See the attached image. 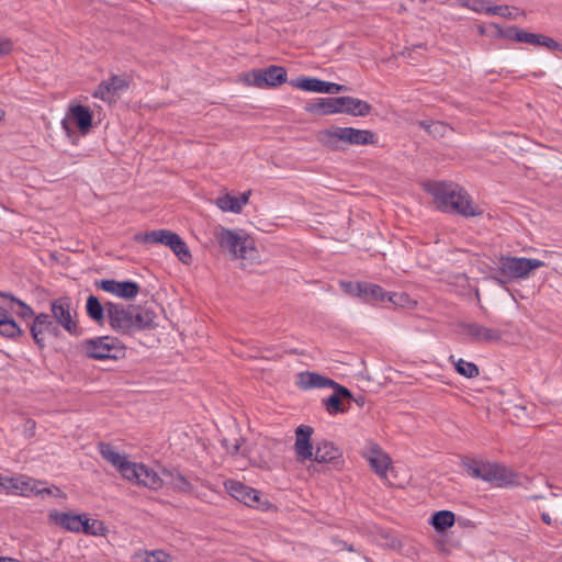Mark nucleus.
<instances>
[{
	"mask_svg": "<svg viewBox=\"0 0 562 562\" xmlns=\"http://www.w3.org/2000/svg\"><path fill=\"white\" fill-rule=\"evenodd\" d=\"M30 331L36 345L44 348L47 338L60 335V327L49 314L41 313L34 317Z\"/></svg>",
	"mask_w": 562,
	"mask_h": 562,
	"instance_id": "nucleus-10",
	"label": "nucleus"
},
{
	"mask_svg": "<svg viewBox=\"0 0 562 562\" xmlns=\"http://www.w3.org/2000/svg\"><path fill=\"white\" fill-rule=\"evenodd\" d=\"M517 30H518V26L512 25L506 29H499L498 34L501 37H503L505 40L513 41L514 34H515V32H517Z\"/></svg>",
	"mask_w": 562,
	"mask_h": 562,
	"instance_id": "nucleus-48",
	"label": "nucleus"
},
{
	"mask_svg": "<svg viewBox=\"0 0 562 562\" xmlns=\"http://www.w3.org/2000/svg\"><path fill=\"white\" fill-rule=\"evenodd\" d=\"M19 495L21 496L29 497L31 495H35L37 485H43V482L23 474L19 475Z\"/></svg>",
	"mask_w": 562,
	"mask_h": 562,
	"instance_id": "nucleus-36",
	"label": "nucleus"
},
{
	"mask_svg": "<svg viewBox=\"0 0 562 562\" xmlns=\"http://www.w3.org/2000/svg\"><path fill=\"white\" fill-rule=\"evenodd\" d=\"M312 435L313 428L311 426L301 425L295 430L294 451L300 462L312 460L313 458Z\"/></svg>",
	"mask_w": 562,
	"mask_h": 562,
	"instance_id": "nucleus-19",
	"label": "nucleus"
},
{
	"mask_svg": "<svg viewBox=\"0 0 562 562\" xmlns=\"http://www.w3.org/2000/svg\"><path fill=\"white\" fill-rule=\"evenodd\" d=\"M135 240L145 244H161L168 246L183 263L192 259L191 252L184 240L169 229H154L145 234H137Z\"/></svg>",
	"mask_w": 562,
	"mask_h": 562,
	"instance_id": "nucleus-4",
	"label": "nucleus"
},
{
	"mask_svg": "<svg viewBox=\"0 0 562 562\" xmlns=\"http://www.w3.org/2000/svg\"><path fill=\"white\" fill-rule=\"evenodd\" d=\"M482 460L467 459L463 461V467L468 474L474 479H481Z\"/></svg>",
	"mask_w": 562,
	"mask_h": 562,
	"instance_id": "nucleus-41",
	"label": "nucleus"
},
{
	"mask_svg": "<svg viewBox=\"0 0 562 562\" xmlns=\"http://www.w3.org/2000/svg\"><path fill=\"white\" fill-rule=\"evenodd\" d=\"M106 531H108V529L101 520L89 519L83 516L82 529H80V532H83V533L90 535V536H105Z\"/></svg>",
	"mask_w": 562,
	"mask_h": 562,
	"instance_id": "nucleus-34",
	"label": "nucleus"
},
{
	"mask_svg": "<svg viewBox=\"0 0 562 562\" xmlns=\"http://www.w3.org/2000/svg\"><path fill=\"white\" fill-rule=\"evenodd\" d=\"M342 97L336 98H322L317 102L310 104L306 110L312 113H318L321 115H328L334 113H340Z\"/></svg>",
	"mask_w": 562,
	"mask_h": 562,
	"instance_id": "nucleus-25",
	"label": "nucleus"
},
{
	"mask_svg": "<svg viewBox=\"0 0 562 562\" xmlns=\"http://www.w3.org/2000/svg\"><path fill=\"white\" fill-rule=\"evenodd\" d=\"M525 35H526V31L520 29V27H518L517 32H515V34H514L513 42L524 43L525 42Z\"/></svg>",
	"mask_w": 562,
	"mask_h": 562,
	"instance_id": "nucleus-54",
	"label": "nucleus"
},
{
	"mask_svg": "<svg viewBox=\"0 0 562 562\" xmlns=\"http://www.w3.org/2000/svg\"><path fill=\"white\" fill-rule=\"evenodd\" d=\"M366 459L380 479L392 484L389 472L392 471L391 458L376 445L372 446L366 453Z\"/></svg>",
	"mask_w": 562,
	"mask_h": 562,
	"instance_id": "nucleus-18",
	"label": "nucleus"
},
{
	"mask_svg": "<svg viewBox=\"0 0 562 562\" xmlns=\"http://www.w3.org/2000/svg\"><path fill=\"white\" fill-rule=\"evenodd\" d=\"M224 485L231 496L245 505L256 508L263 507V504L260 501L261 495L257 490L235 480H228Z\"/></svg>",
	"mask_w": 562,
	"mask_h": 562,
	"instance_id": "nucleus-15",
	"label": "nucleus"
},
{
	"mask_svg": "<svg viewBox=\"0 0 562 562\" xmlns=\"http://www.w3.org/2000/svg\"><path fill=\"white\" fill-rule=\"evenodd\" d=\"M525 44L533 45V46H544L550 50H559L562 52V44L555 41L552 37L537 34V33H530L526 31L525 35Z\"/></svg>",
	"mask_w": 562,
	"mask_h": 562,
	"instance_id": "nucleus-30",
	"label": "nucleus"
},
{
	"mask_svg": "<svg viewBox=\"0 0 562 562\" xmlns=\"http://www.w3.org/2000/svg\"><path fill=\"white\" fill-rule=\"evenodd\" d=\"M323 402H324V405H325L327 412L330 415H335L337 413H342L345 411L341 407V400L335 393H333L330 396L325 398Z\"/></svg>",
	"mask_w": 562,
	"mask_h": 562,
	"instance_id": "nucleus-40",
	"label": "nucleus"
},
{
	"mask_svg": "<svg viewBox=\"0 0 562 562\" xmlns=\"http://www.w3.org/2000/svg\"><path fill=\"white\" fill-rule=\"evenodd\" d=\"M329 387H331L334 390V393L336 395H338V397L340 400H342V398H351V396H352L351 392L347 387L340 385L336 381H335V384L334 385H329Z\"/></svg>",
	"mask_w": 562,
	"mask_h": 562,
	"instance_id": "nucleus-46",
	"label": "nucleus"
},
{
	"mask_svg": "<svg viewBox=\"0 0 562 562\" xmlns=\"http://www.w3.org/2000/svg\"><path fill=\"white\" fill-rule=\"evenodd\" d=\"M50 316L59 327H63L72 336H79L81 330L76 321V312L72 308L71 300L60 296L50 303Z\"/></svg>",
	"mask_w": 562,
	"mask_h": 562,
	"instance_id": "nucleus-7",
	"label": "nucleus"
},
{
	"mask_svg": "<svg viewBox=\"0 0 562 562\" xmlns=\"http://www.w3.org/2000/svg\"><path fill=\"white\" fill-rule=\"evenodd\" d=\"M491 5H487L486 1L483 0H475L474 4L471 7V9L479 13H486V9H488Z\"/></svg>",
	"mask_w": 562,
	"mask_h": 562,
	"instance_id": "nucleus-51",
	"label": "nucleus"
},
{
	"mask_svg": "<svg viewBox=\"0 0 562 562\" xmlns=\"http://www.w3.org/2000/svg\"><path fill=\"white\" fill-rule=\"evenodd\" d=\"M340 457V450L333 442L324 440L317 443L312 459L318 463H327Z\"/></svg>",
	"mask_w": 562,
	"mask_h": 562,
	"instance_id": "nucleus-28",
	"label": "nucleus"
},
{
	"mask_svg": "<svg viewBox=\"0 0 562 562\" xmlns=\"http://www.w3.org/2000/svg\"><path fill=\"white\" fill-rule=\"evenodd\" d=\"M456 521V515L450 510H439L432 514L429 524L438 532L445 531L452 527Z\"/></svg>",
	"mask_w": 562,
	"mask_h": 562,
	"instance_id": "nucleus-31",
	"label": "nucleus"
},
{
	"mask_svg": "<svg viewBox=\"0 0 562 562\" xmlns=\"http://www.w3.org/2000/svg\"><path fill=\"white\" fill-rule=\"evenodd\" d=\"M424 130L427 133L432 134V135H436V134L443 135V133L447 130V125L439 123V122H436V123L432 122L431 124H426V122L424 121Z\"/></svg>",
	"mask_w": 562,
	"mask_h": 562,
	"instance_id": "nucleus-45",
	"label": "nucleus"
},
{
	"mask_svg": "<svg viewBox=\"0 0 562 562\" xmlns=\"http://www.w3.org/2000/svg\"><path fill=\"white\" fill-rule=\"evenodd\" d=\"M358 295L374 302L390 301L394 304H402L403 294H389L380 285L373 283H363L362 286H358Z\"/></svg>",
	"mask_w": 562,
	"mask_h": 562,
	"instance_id": "nucleus-20",
	"label": "nucleus"
},
{
	"mask_svg": "<svg viewBox=\"0 0 562 562\" xmlns=\"http://www.w3.org/2000/svg\"><path fill=\"white\" fill-rule=\"evenodd\" d=\"M106 315L110 326L117 333L131 334L133 307L123 304L106 302Z\"/></svg>",
	"mask_w": 562,
	"mask_h": 562,
	"instance_id": "nucleus-12",
	"label": "nucleus"
},
{
	"mask_svg": "<svg viewBox=\"0 0 562 562\" xmlns=\"http://www.w3.org/2000/svg\"><path fill=\"white\" fill-rule=\"evenodd\" d=\"M290 85L294 88H297V89H301L304 91L329 93V94H336L341 91L348 90V88L346 86L338 85L335 82L324 81V80H321V79L314 78V77H299L296 79L291 80Z\"/></svg>",
	"mask_w": 562,
	"mask_h": 562,
	"instance_id": "nucleus-14",
	"label": "nucleus"
},
{
	"mask_svg": "<svg viewBox=\"0 0 562 562\" xmlns=\"http://www.w3.org/2000/svg\"><path fill=\"white\" fill-rule=\"evenodd\" d=\"M250 194V191H246L237 198L238 203H240V210L248 203Z\"/></svg>",
	"mask_w": 562,
	"mask_h": 562,
	"instance_id": "nucleus-53",
	"label": "nucleus"
},
{
	"mask_svg": "<svg viewBox=\"0 0 562 562\" xmlns=\"http://www.w3.org/2000/svg\"><path fill=\"white\" fill-rule=\"evenodd\" d=\"M223 446H224V447L226 448V450H227L229 453H232V454L238 453L239 448H240V445H239V442H238L237 440L235 441V443H233V445H231V446H229V445H228V440H227V439H225V440H223Z\"/></svg>",
	"mask_w": 562,
	"mask_h": 562,
	"instance_id": "nucleus-52",
	"label": "nucleus"
},
{
	"mask_svg": "<svg viewBox=\"0 0 562 562\" xmlns=\"http://www.w3.org/2000/svg\"><path fill=\"white\" fill-rule=\"evenodd\" d=\"M424 190L429 192L442 212H449L462 215L464 217H473L481 212L469 193L460 186L446 181H424Z\"/></svg>",
	"mask_w": 562,
	"mask_h": 562,
	"instance_id": "nucleus-1",
	"label": "nucleus"
},
{
	"mask_svg": "<svg viewBox=\"0 0 562 562\" xmlns=\"http://www.w3.org/2000/svg\"><path fill=\"white\" fill-rule=\"evenodd\" d=\"M363 283H353V282H341L342 289L348 293H355L358 295V286H362Z\"/></svg>",
	"mask_w": 562,
	"mask_h": 562,
	"instance_id": "nucleus-50",
	"label": "nucleus"
},
{
	"mask_svg": "<svg viewBox=\"0 0 562 562\" xmlns=\"http://www.w3.org/2000/svg\"><path fill=\"white\" fill-rule=\"evenodd\" d=\"M82 518L83 515L61 513L58 510H52L48 514L49 522H53L67 531L77 533L82 529Z\"/></svg>",
	"mask_w": 562,
	"mask_h": 562,
	"instance_id": "nucleus-23",
	"label": "nucleus"
},
{
	"mask_svg": "<svg viewBox=\"0 0 562 562\" xmlns=\"http://www.w3.org/2000/svg\"><path fill=\"white\" fill-rule=\"evenodd\" d=\"M459 333L470 344L490 345L498 342L503 334L499 329L487 327L476 322L461 323Z\"/></svg>",
	"mask_w": 562,
	"mask_h": 562,
	"instance_id": "nucleus-8",
	"label": "nucleus"
},
{
	"mask_svg": "<svg viewBox=\"0 0 562 562\" xmlns=\"http://www.w3.org/2000/svg\"><path fill=\"white\" fill-rule=\"evenodd\" d=\"M481 480L498 487H505L516 484L517 475L504 465L482 461Z\"/></svg>",
	"mask_w": 562,
	"mask_h": 562,
	"instance_id": "nucleus-11",
	"label": "nucleus"
},
{
	"mask_svg": "<svg viewBox=\"0 0 562 562\" xmlns=\"http://www.w3.org/2000/svg\"><path fill=\"white\" fill-rule=\"evenodd\" d=\"M161 474L166 479L165 483L175 492L181 494H192L194 492L193 484L179 470L162 468Z\"/></svg>",
	"mask_w": 562,
	"mask_h": 562,
	"instance_id": "nucleus-22",
	"label": "nucleus"
},
{
	"mask_svg": "<svg viewBox=\"0 0 562 562\" xmlns=\"http://www.w3.org/2000/svg\"><path fill=\"white\" fill-rule=\"evenodd\" d=\"M127 88L128 82L124 77L113 75L99 83L92 97L108 103H114L120 98L121 92L125 91Z\"/></svg>",
	"mask_w": 562,
	"mask_h": 562,
	"instance_id": "nucleus-13",
	"label": "nucleus"
},
{
	"mask_svg": "<svg viewBox=\"0 0 562 562\" xmlns=\"http://www.w3.org/2000/svg\"><path fill=\"white\" fill-rule=\"evenodd\" d=\"M541 520L547 524V525H552V519L550 517V515L548 513H542L541 514Z\"/></svg>",
	"mask_w": 562,
	"mask_h": 562,
	"instance_id": "nucleus-55",
	"label": "nucleus"
},
{
	"mask_svg": "<svg viewBox=\"0 0 562 562\" xmlns=\"http://www.w3.org/2000/svg\"><path fill=\"white\" fill-rule=\"evenodd\" d=\"M36 423L33 419H26L24 423L23 432L25 437L32 438L35 436Z\"/></svg>",
	"mask_w": 562,
	"mask_h": 562,
	"instance_id": "nucleus-47",
	"label": "nucleus"
},
{
	"mask_svg": "<svg viewBox=\"0 0 562 562\" xmlns=\"http://www.w3.org/2000/svg\"><path fill=\"white\" fill-rule=\"evenodd\" d=\"M98 450L102 458L112 464L120 472L122 477H124L132 464V461L128 460L127 456L121 454L113 446L106 442H100L98 445Z\"/></svg>",
	"mask_w": 562,
	"mask_h": 562,
	"instance_id": "nucleus-21",
	"label": "nucleus"
},
{
	"mask_svg": "<svg viewBox=\"0 0 562 562\" xmlns=\"http://www.w3.org/2000/svg\"><path fill=\"white\" fill-rule=\"evenodd\" d=\"M4 113L0 111V121L3 119Z\"/></svg>",
	"mask_w": 562,
	"mask_h": 562,
	"instance_id": "nucleus-58",
	"label": "nucleus"
},
{
	"mask_svg": "<svg viewBox=\"0 0 562 562\" xmlns=\"http://www.w3.org/2000/svg\"><path fill=\"white\" fill-rule=\"evenodd\" d=\"M8 318L9 316L7 310L0 307V325Z\"/></svg>",
	"mask_w": 562,
	"mask_h": 562,
	"instance_id": "nucleus-56",
	"label": "nucleus"
},
{
	"mask_svg": "<svg viewBox=\"0 0 562 562\" xmlns=\"http://www.w3.org/2000/svg\"><path fill=\"white\" fill-rule=\"evenodd\" d=\"M344 101L341 104L340 113H347L353 116H364L369 114L371 110V105L357 98L352 97H342Z\"/></svg>",
	"mask_w": 562,
	"mask_h": 562,
	"instance_id": "nucleus-29",
	"label": "nucleus"
},
{
	"mask_svg": "<svg viewBox=\"0 0 562 562\" xmlns=\"http://www.w3.org/2000/svg\"><path fill=\"white\" fill-rule=\"evenodd\" d=\"M396 542H397V540L395 538H392L390 542L389 541L386 542V544L392 547V548H395L396 547Z\"/></svg>",
	"mask_w": 562,
	"mask_h": 562,
	"instance_id": "nucleus-57",
	"label": "nucleus"
},
{
	"mask_svg": "<svg viewBox=\"0 0 562 562\" xmlns=\"http://www.w3.org/2000/svg\"><path fill=\"white\" fill-rule=\"evenodd\" d=\"M1 297L10 299L12 302L11 308L22 318H31L34 315V312L31 306H29L25 302L14 297L10 293L0 292Z\"/></svg>",
	"mask_w": 562,
	"mask_h": 562,
	"instance_id": "nucleus-33",
	"label": "nucleus"
},
{
	"mask_svg": "<svg viewBox=\"0 0 562 562\" xmlns=\"http://www.w3.org/2000/svg\"><path fill=\"white\" fill-rule=\"evenodd\" d=\"M0 334L5 337L12 338L19 336L21 334V329L16 325V323L9 317L0 325Z\"/></svg>",
	"mask_w": 562,
	"mask_h": 562,
	"instance_id": "nucleus-39",
	"label": "nucleus"
},
{
	"mask_svg": "<svg viewBox=\"0 0 562 562\" xmlns=\"http://www.w3.org/2000/svg\"><path fill=\"white\" fill-rule=\"evenodd\" d=\"M544 266L542 260L536 258L502 256L492 279L506 285L515 279L528 278L531 271Z\"/></svg>",
	"mask_w": 562,
	"mask_h": 562,
	"instance_id": "nucleus-2",
	"label": "nucleus"
},
{
	"mask_svg": "<svg viewBox=\"0 0 562 562\" xmlns=\"http://www.w3.org/2000/svg\"><path fill=\"white\" fill-rule=\"evenodd\" d=\"M453 363L456 371L468 379L476 378L480 374L479 367L474 362L459 359Z\"/></svg>",
	"mask_w": 562,
	"mask_h": 562,
	"instance_id": "nucleus-37",
	"label": "nucleus"
},
{
	"mask_svg": "<svg viewBox=\"0 0 562 562\" xmlns=\"http://www.w3.org/2000/svg\"><path fill=\"white\" fill-rule=\"evenodd\" d=\"M19 475L18 476H3L1 488L8 493L19 495Z\"/></svg>",
	"mask_w": 562,
	"mask_h": 562,
	"instance_id": "nucleus-43",
	"label": "nucleus"
},
{
	"mask_svg": "<svg viewBox=\"0 0 562 562\" xmlns=\"http://www.w3.org/2000/svg\"><path fill=\"white\" fill-rule=\"evenodd\" d=\"M299 386L303 390L323 389L334 385L335 381L315 372H302L299 375Z\"/></svg>",
	"mask_w": 562,
	"mask_h": 562,
	"instance_id": "nucleus-26",
	"label": "nucleus"
},
{
	"mask_svg": "<svg viewBox=\"0 0 562 562\" xmlns=\"http://www.w3.org/2000/svg\"><path fill=\"white\" fill-rule=\"evenodd\" d=\"M86 355L95 360L120 359L125 355L123 344L111 336L88 339L82 344Z\"/></svg>",
	"mask_w": 562,
	"mask_h": 562,
	"instance_id": "nucleus-5",
	"label": "nucleus"
},
{
	"mask_svg": "<svg viewBox=\"0 0 562 562\" xmlns=\"http://www.w3.org/2000/svg\"><path fill=\"white\" fill-rule=\"evenodd\" d=\"M11 49H12L11 42L9 40L4 38L0 34V56L9 54L11 52Z\"/></svg>",
	"mask_w": 562,
	"mask_h": 562,
	"instance_id": "nucleus-49",
	"label": "nucleus"
},
{
	"mask_svg": "<svg viewBox=\"0 0 562 562\" xmlns=\"http://www.w3.org/2000/svg\"><path fill=\"white\" fill-rule=\"evenodd\" d=\"M156 314L148 308L137 311L133 307L131 334L153 328L155 326Z\"/></svg>",
	"mask_w": 562,
	"mask_h": 562,
	"instance_id": "nucleus-27",
	"label": "nucleus"
},
{
	"mask_svg": "<svg viewBox=\"0 0 562 562\" xmlns=\"http://www.w3.org/2000/svg\"><path fill=\"white\" fill-rule=\"evenodd\" d=\"M35 495L42 497L54 496L59 498H66V494L55 485H53L52 487H41V485H37L35 490Z\"/></svg>",
	"mask_w": 562,
	"mask_h": 562,
	"instance_id": "nucleus-42",
	"label": "nucleus"
},
{
	"mask_svg": "<svg viewBox=\"0 0 562 562\" xmlns=\"http://www.w3.org/2000/svg\"><path fill=\"white\" fill-rule=\"evenodd\" d=\"M87 315L95 323L102 325L105 318V304L102 305L94 295H89L86 303Z\"/></svg>",
	"mask_w": 562,
	"mask_h": 562,
	"instance_id": "nucleus-32",
	"label": "nucleus"
},
{
	"mask_svg": "<svg viewBox=\"0 0 562 562\" xmlns=\"http://www.w3.org/2000/svg\"><path fill=\"white\" fill-rule=\"evenodd\" d=\"M68 117L72 120L82 134L88 133L92 126V112L89 108L77 104L69 108Z\"/></svg>",
	"mask_w": 562,
	"mask_h": 562,
	"instance_id": "nucleus-24",
	"label": "nucleus"
},
{
	"mask_svg": "<svg viewBox=\"0 0 562 562\" xmlns=\"http://www.w3.org/2000/svg\"><path fill=\"white\" fill-rule=\"evenodd\" d=\"M123 479L150 491H159L165 485V479L159 473L150 467L137 462H132Z\"/></svg>",
	"mask_w": 562,
	"mask_h": 562,
	"instance_id": "nucleus-9",
	"label": "nucleus"
},
{
	"mask_svg": "<svg viewBox=\"0 0 562 562\" xmlns=\"http://www.w3.org/2000/svg\"><path fill=\"white\" fill-rule=\"evenodd\" d=\"M215 205L224 212H232L236 214L241 212L240 203H238L237 198L231 194H224L216 198Z\"/></svg>",
	"mask_w": 562,
	"mask_h": 562,
	"instance_id": "nucleus-35",
	"label": "nucleus"
},
{
	"mask_svg": "<svg viewBox=\"0 0 562 562\" xmlns=\"http://www.w3.org/2000/svg\"><path fill=\"white\" fill-rule=\"evenodd\" d=\"M142 562H170V555L164 550L144 551L136 554Z\"/></svg>",
	"mask_w": 562,
	"mask_h": 562,
	"instance_id": "nucleus-38",
	"label": "nucleus"
},
{
	"mask_svg": "<svg viewBox=\"0 0 562 562\" xmlns=\"http://www.w3.org/2000/svg\"><path fill=\"white\" fill-rule=\"evenodd\" d=\"M486 14L499 15V16L506 18V19H515L516 18L510 12V8L508 5H491L488 9H486Z\"/></svg>",
	"mask_w": 562,
	"mask_h": 562,
	"instance_id": "nucleus-44",
	"label": "nucleus"
},
{
	"mask_svg": "<svg viewBox=\"0 0 562 562\" xmlns=\"http://www.w3.org/2000/svg\"><path fill=\"white\" fill-rule=\"evenodd\" d=\"M216 239L220 247L227 250L234 259L251 258L255 251L250 239L226 228H221L216 233Z\"/></svg>",
	"mask_w": 562,
	"mask_h": 562,
	"instance_id": "nucleus-6",
	"label": "nucleus"
},
{
	"mask_svg": "<svg viewBox=\"0 0 562 562\" xmlns=\"http://www.w3.org/2000/svg\"><path fill=\"white\" fill-rule=\"evenodd\" d=\"M101 290L125 300H133L139 293V285L134 281H116L104 279L95 282Z\"/></svg>",
	"mask_w": 562,
	"mask_h": 562,
	"instance_id": "nucleus-17",
	"label": "nucleus"
},
{
	"mask_svg": "<svg viewBox=\"0 0 562 562\" xmlns=\"http://www.w3.org/2000/svg\"><path fill=\"white\" fill-rule=\"evenodd\" d=\"M318 140L326 147L338 150L340 149V142L353 146L373 145L376 144L378 136L369 130L335 127L319 132Z\"/></svg>",
	"mask_w": 562,
	"mask_h": 562,
	"instance_id": "nucleus-3",
	"label": "nucleus"
},
{
	"mask_svg": "<svg viewBox=\"0 0 562 562\" xmlns=\"http://www.w3.org/2000/svg\"><path fill=\"white\" fill-rule=\"evenodd\" d=\"M252 85L258 88L279 87L286 82L288 74L284 67L271 65L263 69L252 71Z\"/></svg>",
	"mask_w": 562,
	"mask_h": 562,
	"instance_id": "nucleus-16",
	"label": "nucleus"
}]
</instances>
